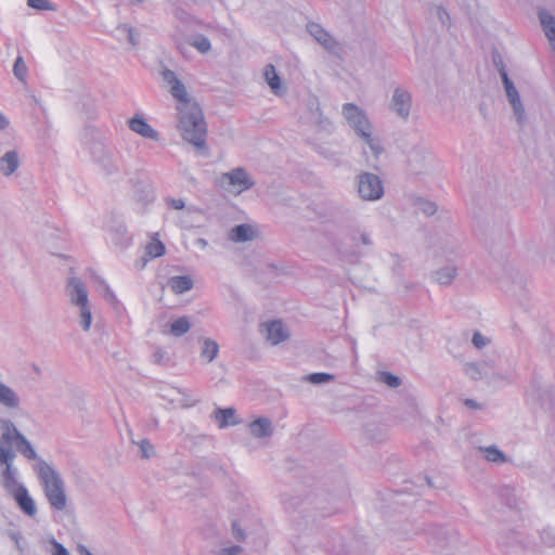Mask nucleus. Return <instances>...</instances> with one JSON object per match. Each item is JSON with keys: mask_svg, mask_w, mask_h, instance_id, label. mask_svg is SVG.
Here are the masks:
<instances>
[{"mask_svg": "<svg viewBox=\"0 0 555 555\" xmlns=\"http://www.w3.org/2000/svg\"><path fill=\"white\" fill-rule=\"evenodd\" d=\"M457 275V269L454 266H446L433 273V279L439 285L448 286L450 285Z\"/></svg>", "mask_w": 555, "mask_h": 555, "instance_id": "obj_26", "label": "nucleus"}, {"mask_svg": "<svg viewBox=\"0 0 555 555\" xmlns=\"http://www.w3.org/2000/svg\"><path fill=\"white\" fill-rule=\"evenodd\" d=\"M442 539L439 542L441 551H451L459 544V537L455 532H441Z\"/></svg>", "mask_w": 555, "mask_h": 555, "instance_id": "obj_37", "label": "nucleus"}, {"mask_svg": "<svg viewBox=\"0 0 555 555\" xmlns=\"http://www.w3.org/2000/svg\"><path fill=\"white\" fill-rule=\"evenodd\" d=\"M478 451L485 455L488 462L495 464H503L507 462L506 455L499 450L495 446L479 447Z\"/></svg>", "mask_w": 555, "mask_h": 555, "instance_id": "obj_30", "label": "nucleus"}, {"mask_svg": "<svg viewBox=\"0 0 555 555\" xmlns=\"http://www.w3.org/2000/svg\"><path fill=\"white\" fill-rule=\"evenodd\" d=\"M431 159V152L422 143L415 144L408 153L409 167L415 173H421L426 170Z\"/></svg>", "mask_w": 555, "mask_h": 555, "instance_id": "obj_12", "label": "nucleus"}, {"mask_svg": "<svg viewBox=\"0 0 555 555\" xmlns=\"http://www.w3.org/2000/svg\"><path fill=\"white\" fill-rule=\"evenodd\" d=\"M178 393L181 396L180 399H178V403L181 408H190L195 405V401L190 398V396L181 389H177Z\"/></svg>", "mask_w": 555, "mask_h": 555, "instance_id": "obj_44", "label": "nucleus"}, {"mask_svg": "<svg viewBox=\"0 0 555 555\" xmlns=\"http://www.w3.org/2000/svg\"><path fill=\"white\" fill-rule=\"evenodd\" d=\"M354 188L358 196L365 202L379 201L385 194L380 177L369 171H361L356 176Z\"/></svg>", "mask_w": 555, "mask_h": 555, "instance_id": "obj_4", "label": "nucleus"}, {"mask_svg": "<svg viewBox=\"0 0 555 555\" xmlns=\"http://www.w3.org/2000/svg\"><path fill=\"white\" fill-rule=\"evenodd\" d=\"M47 249L49 250V253L54 256V257H59V258H62L64 260H66V257L65 255H63L61 251H60V246H59V243H57V238L56 237H50L48 241H47Z\"/></svg>", "mask_w": 555, "mask_h": 555, "instance_id": "obj_42", "label": "nucleus"}, {"mask_svg": "<svg viewBox=\"0 0 555 555\" xmlns=\"http://www.w3.org/2000/svg\"><path fill=\"white\" fill-rule=\"evenodd\" d=\"M219 353L217 341L211 338L202 339L201 357L207 362H212Z\"/></svg>", "mask_w": 555, "mask_h": 555, "instance_id": "obj_29", "label": "nucleus"}, {"mask_svg": "<svg viewBox=\"0 0 555 555\" xmlns=\"http://www.w3.org/2000/svg\"><path fill=\"white\" fill-rule=\"evenodd\" d=\"M196 244L199 245L202 248H206L208 245V242L205 238L199 237L196 240Z\"/></svg>", "mask_w": 555, "mask_h": 555, "instance_id": "obj_55", "label": "nucleus"}, {"mask_svg": "<svg viewBox=\"0 0 555 555\" xmlns=\"http://www.w3.org/2000/svg\"><path fill=\"white\" fill-rule=\"evenodd\" d=\"M359 240L361 241V243L365 246H369L372 244V241L370 238V235L366 233V232H361L360 235H359Z\"/></svg>", "mask_w": 555, "mask_h": 555, "instance_id": "obj_52", "label": "nucleus"}, {"mask_svg": "<svg viewBox=\"0 0 555 555\" xmlns=\"http://www.w3.org/2000/svg\"><path fill=\"white\" fill-rule=\"evenodd\" d=\"M128 127L134 133L153 140L158 141L159 134L158 132L140 115H135L128 120Z\"/></svg>", "mask_w": 555, "mask_h": 555, "instance_id": "obj_17", "label": "nucleus"}, {"mask_svg": "<svg viewBox=\"0 0 555 555\" xmlns=\"http://www.w3.org/2000/svg\"><path fill=\"white\" fill-rule=\"evenodd\" d=\"M76 482L79 483L80 482V478L79 477H76Z\"/></svg>", "mask_w": 555, "mask_h": 555, "instance_id": "obj_59", "label": "nucleus"}, {"mask_svg": "<svg viewBox=\"0 0 555 555\" xmlns=\"http://www.w3.org/2000/svg\"><path fill=\"white\" fill-rule=\"evenodd\" d=\"M168 286L175 294H183L193 288V280L188 275H177L168 280Z\"/></svg>", "mask_w": 555, "mask_h": 555, "instance_id": "obj_27", "label": "nucleus"}, {"mask_svg": "<svg viewBox=\"0 0 555 555\" xmlns=\"http://www.w3.org/2000/svg\"><path fill=\"white\" fill-rule=\"evenodd\" d=\"M435 14L437 15V17L441 22V24H443V25L449 24V21H450L449 14L442 7H436Z\"/></svg>", "mask_w": 555, "mask_h": 555, "instance_id": "obj_46", "label": "nucleus"}, {"mask_svg": "<svg viewBox=\"0 0 555 555\" xmlns=\"http://www.w3.org/2000/svg\"><path fill=\"white\" fill-rule=\"evenodd\" d=\"M165 250V245L156 237H153L145 246V253L150 258L160 257Z\"/></svg>", "mask_w": 555, "mask_h": 555, "instance_id": "obj_34", "label": "nucleus"}, {"mask_svg": "<svg viewBox=\"0 0 555 555\" xmlns=\"http://www.w3.org/2000/svg\"><path fill=\"white\" fill-rule=\"evenodd\" d=\"M243 547L241 545H224L214 551L215 555H241Z\"/></svg>", "mask_w": 555, "mask_h": 555, "instance_id": "obj_41", "label": "nucleus"}, {"mask_svg": "<svg viewBox=\"0 0 555 555\" xmlns=\"http://www.w3.org/2000/svg\"><path fill=\"white\" fill-rule=\"evenodd\" d=\"M249 433L253 437L261 439L269 438L273 435V424L268 417H258L248 425Z\"/></svg>", "mask_w": 555, "mask_h": 555, "instance_id": "obj_20", "label": "nucleus"}, {"mask_svg": "<svg viewBox=\"0 0 555 555\" xmlns=\"http://www.w3.org/2000/svg\"><path fill=\"white\" fill-rule=\"evenodd\" d=\"M53 555H68L67 550L61 544H54Z\"/></svg>", "mask_w": 555, "mask_h": 555, "instance_id": "obj_53", "label": "nucleus"}, {"mask_svg": "<svg viewBox=\"0 0 555 555\" xmlns=\"http://www.w3.org/2000/svg\"><path fill=\"white\" fill-rule=\"evenodd\" d=\"M0 404L10 410H17L22 405L18 392L0 379Z\"/></svg>", "mask_w": 555, "mask_h": 555, "instance_id": "obj_19", "label": "nucleus"}, {"mask_svg": "<svg viewBox=\"0 0 555 555\" xmlns=\"http://www.w3.org/2000/svg\"><path fill=\"white\" fill-rule=\"evenodd\" d=\"M189 44L202 54H206L211 50L210 40L202 34L192 36L189 39Z\"/></svg>", "mask_w": 555, "mask_h": 555, "instance_id": "obj_32", "label": "nucleus"}, {"mask_svg": "<svg viewBox=\"0 0 555 555\" xmlns=\"http://www.w3.org/2000/svg\"><path fill=\"white\" fill-rule=\"evenodd\" d=\"M0 480L3 487L11 492L20 507L29 516L35 515L36 506L27 490L18 482L17 469L13 467L15 453L13 443L20 453L29 460H36V451L31 443L22 435L9 420H0Z\"/></svg>", "mask_w": 555, "mask_h": 555, "instance_id": "obj_1", "label": "nucleus"}, {"mask_svg": "<svg viewBox=\"0 0 555 555\" xmlns=\"http://www.w3.org/2000/svg\"><path fill=\"white\" fill-rule=\"evenodd\" d=\"M72 304L78 308V324L85 332H88L92 322V311L88 289L81 281L75 279H72Z\"/></svg>", "mask_w": 555, "mask_h": 555, "instance_id": "obj_5", "label": "nucleus"}, {"mask_svg": "<svg viewBox=\"0 0 555 555\" xmlns=\"http://www.w3.org/2000/svg\"><path fill=\"white\" fill-rule=\"evenodd\" d=\"M499 72L503 81L508 103L513 108L516 120L519 125H524L526 121V111L520 100V95L513 81L509 79L505 68L501 67Z\"/></svg>", "mask_w": 555, "mask_h": 555, "instance_id": "obj_9", "label": "nucleus"}, {"mask_svg": "<svg viewBox=\"0 0 555 555\" xmlns=\"http://www.w3.org/2000/svg\"><path fill=\"white\" fill-rule=\"evenodd\" d=\"M104 297H105L106 300H108L111 302H116L117 301L115 294L113 293V291L107 285L104 288Z\"/></svg>", "mask_w": 555, "mask_h": 555, "instance_id": "obj_51", "label": "nucleus"}, {"mask_svg": "<svg viewBox=\"0 0 555 555\" xmlns=\"http://www.w3.org/2000/svg\"><path fill=\"white\" fill-rule=\"evenodd\" d=\"M162 78L168 88V92L177 101V111L197 104L188 92L185 85L178 78L173 70L165 68L162 72Z\"/></svg>", "mask_w": 555, "mask_h": 555, "instance_id": "obj_7", "label": "nucleus"}, {"mask_svg": "<svg viewBox=\"0 0 555 555\" xmlns=\"http://www.w3.org/2000/svg\"><path fill=\"white\" fill-rule=\"evenodd\" d=\"M232 533L237 541H244L246 538L244 530L236 522L232 526Z\"/></svg>", "mask_w": 555, "mask_h": 555, "instance_id": "obj_48", "label": "nucleus"}, {"mask_svg": "<svg viewBox=\"0 0 555 555\" xmlns=\"http://www.w3.org/2000/svg\"><path fill=\"white\" fill-rule=\"evenodd\" d=\"M356 135L365 143L373 156L377 159L385 151L380 137L377 134L374 125L369 129L361 130Z\"/></svg>", "mask_w": 555, "mask_h": 555, "instance_id": "obj_13", "label": "nucleus"}, {"mask_svg": "<svg viewBox=\"0 0 555 555\" xmlns=\"http://www.w3.org/2000/svg\"><path fill=\"white\" fill-rule=\"evenodd\" d=\"M219 185L229 193L238 195L254 186V181L244 168L223 172L218 178Z\"/></svg>", "mask_w": 555, "mask_h": 555, "instance_id": "obj_8", "label": "nucleus"}, {"mask_svg": "<svg viewBox=\"0 0 555 555\" xmlns=\"http://www.w3.org/2000/svg\"><path fill=\"white\" fill-rule=\"evenodd\" d=\"M266 338L272 344L278 345L288 338V332L281 321H272L264 324Z\"/></svg>", "mask_w": 555, "mask_h": 555, "instance_id": "obj_21", "label": "nucleus"}, {"mask_svg": "<svg viewBox=\"0 0 555 555\" xmlns=\"http://www.w3.org/2000/svg\"><path fill=\"white\" fill-rule=\"evenodd\" d=\"M27 3L36 10H48L51 8L48 0H28Z\"/></svg>", "mask_w": 555, "mask_h": 555, "instance_id": "obj_45", "label": "nucleus"}, {"mask_svg": "<svg viewBox=\"0 0 555 555\" xmlns=\"http://www.w3.org/2000/svg\"><path fill=\"white\" fill-rule=\"evenodd\" d=\"M77 114L82 119L91 120L98 117V108L94 99L88 93H81L76 99Z\"/></svg>", "mask_w": 555, "mask_h": 555, "instance_id": "obj_16", "label": "nucleus"}, {"mask_svg": "<svg viewBox=\"0 0 555 555\" xmlns=\"http://www.w3.org/2000/svg\"><path fill=\"white\" fill-rule=\"evenodd\" d=\"M62 243H63V249L65 250L66 249V241L65 240H62Z\"/></svg>", "mask_w": 555, "mask_h": 555, "instance_id": "obj_58", "label": "nucleus"}, {"mask_svg": "<svg viewBox=\"0 0 555 555\" xmlns=\"http://www.w3.org/2000/svg\"><path fill=\"white\" fill-rule=\"evenodd\" d=\"M167 203L173 209H182L185 206L184 202L180 198H171V199H168Z\"/></svg>", "mask_w": 555, "mask_h": 555, "instance_id": "obj_50", "label": "nucleus"}, {"mask_svg": "<svg viewBox=\"0 0 555 555\" xmlns=\"http://www.w3.org/2000/svg\"><path fill=\"white\" fill-rule=\"evenodd\" d=\"M214 418L220 428H225L230 425H236L238 423L235 420V410L233 408L217 409L214 412Z\"/></svg>", "mask_w": 555, "mask_h": 555, "instance_id": "obj_28", "label": "nucleus"}, {"mask_svg": "<svg viewBox=\"0 0 555 555\" xmlns=\"http://www.w3.org/2000/svg\"><path fill=\"white\" fill-rule=\"evenodd\" d=\"M263 78L275 95L284 93V90L282 89V80L278 75L274 65L268 64L264 66Z\"/></svg>", "mask_w": 555, "mask_h": 555, "instance_id": "obj_24", "label": "nucleus"}, {"mask_svg": "<svg viewBox=\"0 0 555 555\" xmlns=\"http://www.w3.org/2000/svg\"><path fill=\"white\" fill-rule=\"evenodd\" d=\"M309 34L326 50L335 52L338 48L337 41L317 23H310L307 26Z\"/></svg>", "mask_w": 555, "mask_h": 555, "instance_id": "obj_18", "label": "nucleus"}, {"mask_svg": "<svg viewBox=\"0 0 555 555\" xmlns=\"http://www.w3.org/2000/svg\"><path fill=\"white\" fill-rule=\"evenodd\" d=\"M412 108V94L409 90L402 87H397L393 90L390 100V109L399 118L406 120L410 117Z\"/></svg>", "mask_w": 555, "mask_h": 555, "instance_id": "obj_11", "label": "nucleus"}, {"mask_svg": "<svg viewBox=\"0 0 555 555\" xmlns=\"http://www.w3.org/2000/svg\"><path fill=\"white\" fill-rule=\"evenodd\" d=\"M9 126V119L0 112V130H5Z\"/></svg>", "mask_w": 555, "mask_h": 555, "instance_id": "obj_54", "label": "nucleus"}, {"mask_svg": "<svg viewBox=\"0 0 555 555\" xmlns=\"http://www.w3.org/2000/svg\"><path fill=\"white\" fill-rule=\"evenodd\" d=\"M416 211L424 214L425 216H433L437 211V205L425 198H416L414 201Z\"/></svg>", "mask_w": 555, "mask_h": 555, "instance_id": "obj_36", "label": "nucleus"}, {"mask_svg": "<svg viewBox=\"0 0 555 555\" xmlns=\"http://www.w3.org/2000/svg\"><path fill=\"white\" fill-rule=\"evenodd\" d=\"M464 405L469 410H482L485 408L483 403H480L474 399H465Z\"/></svg>", "mask_w": 555, "mask_h": 555, "instance_id": "obj_49", "label": "nucleus"}, {"mask_svg": "<svg viewBox=\"0 0 555 555\" xmlns=\"http://www.w3.org/2000/svg\"><path fill=\"white\" fill-rule=\"evenodd\" d=\"M472 343L477 349H482L490 343V340L489 338L485 337L480 332H475L472 338Z\"/></svg>", "mask_w": 555, "mask_h": 555, "instance_id": "obj_43", "label": "nucleus"}, {"mask_svg": "<svg viewBox=\"0 0 555 555\" xmlns=\"http://www.w3.org/2000/svg\"><path fill=\"white\" fill-rule=\"evenodd\" d=\"M259 231L255 225L242 223L232 228L228 233V238L234 243H246L256 240Z\"/></svg>", "mask_w": 555, "mask_h": 555, "instance_id": "obj_15", "label": "nucleus"}, {"mask_svg": "<svg viewBox=\"0 0 555 555\" xmlns=\"http://www.w3.org/2000/svg\"><path fill=\"white\" fill-rule=\"evenodd\" d=\"M153 359H154V362L157 363V364H165L167 362V360H168L166 351H164L162 349H157L153 353Z\"/></svg>", "mask_w": 555, "mask_h": 555, "instance_id": "obj_47", "label": "nucleus"}, {"mask_svg": "<svg viewBox=\"0 0 555 555\" xmlns=\"http://www.w3.org/2000/svg\"><path fill=\"white\" fill-rule=\"evenodd\" d=\"M537 400L542 409L552 411L555 408V388L543 386L537 389Z\"/></svg>", "mask_w": 555, "mask_h": 555, "instance_id": "obj_25", "label": "nucleus"}, {"mask_svg": "<svg viewBox=\"0 0 555 555\" xmlns=\"http://www.w3.org/2000/svg\"><path fill=\"white\" fill-rule=\"evenodd\" d=\"M191 328L190 321L186 317H181L170 324V334L180 337L188 333Z\"/></svg>", "mask_w": 555, "mask_h": 555, "instance_id": "obj_33", "label": "nucleus"}, {"mask_svg": "<svg viewBox=\"0 0 555 555\" xmlns=\"http://www.w3.org/2000/svg\"><path fill=\"white\" fill-rule=\"evenodd\" d=\"M335 376L328 373H312L305 376V380L314 385L325 384L333 382Z\"/></svg>", "mask_w": 555, "mask_h": 555, "instance_id": "obj_39", "label": "nucleus"}, {"mask_svg": "<svg viewBox=\"0 0 555 555\" xmlns=\"http://www.w3.org/2000/svg\"><path fill=\"white\" fill-rule=\"evenodd\" d=\"M341 114L354 134L361 130L369 129L373 125L367 114L353 103L344 104Z\"/></svg>", "mask_w": 555, "mask_h": 555, "instance_id": "obj_10", "label": "nucleus"}, {"mask_svg": "<svg viewBox=\"0 0 555 555\" xmlns=\"http://www.w3.org/2000/svg\"><path fill=\"white\" fill-rule=\"evenodd\" d=\"M20 167V156L16 151H9L0 157V172L7 177L13 175Z\"/></svg>", "mask_w": 555, "mask_h": 555, "instance_id": "obj_23", "label": "nucleus"}, {"mask_svg": "<svg viewBox=\"0 0 555 555\" xmlns=\"http://www.w3.org/2000/svg\"><path fill=\"white\" fill-rule=\"evenodd\" d=\"M538 16L544 34L555 50V17L545 9H540Z\"/></svg>", "mask_w": 555, "mask_h": 555, "instance_id": "obj_22", "label": "nucleus"}, {"mask_svg": "<svg viewBox=\"0 0 555 555\" xmlns=\"http://www.w3.org/2000/svg\"><path fill=\"white\" fill-rule=\"evenodd\" d=\"M127 4L141 3L143 0H124Z\"/></svg>", "mask_w": 555, "mask_h": 555, "instance_id": "obj_56", "label": "nucleus"}, {"mask_svg": "<svg viewBox=\"0 0 555 555\" xmlns=\"http://www.w3.org/2000/svg\"><path fill=\"white\" fill-rule=\"evenodd\" d=\"M139 450H140V456L144 460H149L153 456H155V448L147 439H142L140 441L134 442Z\"/></svg>", "mask_w": 555, "mask_h": 555, "instance_id": "obj_38", "label": "nucleus"}, {"mask_svg": "<svg viewBox=\"0 0 555 555\" xmlns=\"http://www.w3.org/2000/svg\"><path fill=\"white\" fill-rule=\"evenodd\" d=\"M34 469L36 470L44 488L47 498L51 505L57 509L65 507L66 498L62 481L54 469L36 455Z\"/></svg>", "mask_w": 555, "mask_h": 555, "instance_id": "obj_3", "label": "nucleus"}, {"mask_svg": "<svg viewBox=\"0 0 555 555\" xmlns=\"http://www.w3.org/2000/svg\"><path fill=\"white\" fill-rule=\"evenodd\" d=\"M106 230L112 234L114 243L122 248L131 243V236L126 225L117 218L111 217L106 222Z\"/></svg>", "mask_w": 555, "mask_h": 555, "instance_id": "obj_14", "label": "nucleus"}, {"mask_svg": "<svg viewBox=\"0 0 555 555\" xmlns=\"http://www.w3.org/2000/svg\"><path fill=\"white\" fill-rule=\"evenodd\" d=\"M121 34H127V41L129 42V44L131 47L135 48L138 46L139 34L134 28L130 27L127 24L119 25L116 28V35H115L118 40H121Z\"/></svg>", "mask_w": 555, "mask_h": 555, "instance_id": "obj_31", "label": "nucleus"}, {"mask_svg": "<svg viewBox=\"0 0 555 555\" xmlns=\"http://www.w3.org/2000/svg\"><path fill=\"white\" fill-rule=\"evenodd\" d=\"M378 380L383 384H386L390 388H397L401 385L400 378L388 372H380L378 374Z\"/></svg>", "mask_w": 555, "mask_h": 555, "instance_id": "obj_40", "label": "nucleus"}, {"mask_svg": "<svg viewBox=\"0 0 555 555\" xmlns=\"http://www.w3.org/2000/svg\"><path fill=\"white\" fill-rule=\"evenodd\" d=\"M463 371L473 380L486 379L489 384H495L500 380L511 383L512 375H504L494 370V366L489 361L468 362L463 366Z\"/></svg>", "mask_w": 555, "mask_h": 555, "instance_id": "obj_6", "label": "nucleus"}, {"mask_svg": "<svg viewBox=\"0 0 555 555\" xmlns=\"http://www.w3.org/2000/svg\"><path fill=\"white\" fill-rule=\"evenodd\" d=\"M13 74L21 82H26L28 77V66L21 55H18L14 62Z\"/></svg>", "mask_w": 555, "mask_h": 555, "instance_id": "obj_35", "label": "nucleus"}, {"mask_svg": "<svg viewBox=\"0 0 555 555\" xmlns=\"http://www.w3.org/2000/svg\"><path fill=\"white\" fill-rule=\"evenodd\" d=\"M177 129L181 138L203 155L208 154L207 124L198 104L177 111Z\"/></svg>", "mask_w": 555, "mask_h": 555, "instance_id": "obj_2", "label": "nucleus"}, {"mask_svg": "<svg viewBox=\"0 0 555 555\" xmlns=\"http://www.w3.org/2000/svg\"><path fill=\"white\" fill-rule=\"evenodd\" d=\"M122 40L127 41V34H121V40L120 41H122Z\"/></svg>", "mask_w": 555, "mask_h": 555, "instance_id": "obj_57", "label": "nucleus"}]
</instances>
